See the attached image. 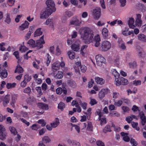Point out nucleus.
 Wrapping results in <instances>:
<instances>
[{
	"mask_svg": "<svg viewBox=\"0 0 146 146\" xmlns=\"http://www.w3.org/2000/svg\"><path fill=\"white\" fill-rule=\"evenodd\" d=\"M94 35L92 31L89 28L84 27L81 33V37L84 40V42L89 44L92 42L94 40Z\"/></svg>",
	"mask_w": 146,
	"mask_h": 146,
	"instance_id": "nucleus-1",
	"label": "nucleus"
},
{
	"mask_svg": "<svg viewBox=\"0 0 146 146\" xmlns=\"http://www.w3.org/2000/svg\"><path fill=\"white\" fill-rule=\"evenodd\" d=\"M46 4L47 6V9H48L53 12L56 10L55 7V4L52 0H47L46 2Z\"/></svg>",
	"mask_w": 146,
	"mask_h": 146,
	"instance_id": "nucleus-2",
	"label": "nucleus"
},
{
	"mask_svg": "<svg viewBox=\"0 0 146 146\" xmlns=\"http://www.w3.org/2000/svg\"><path fill=\"white\" fill-rule=\"evenodd\" d=\"M53 12L50 10L46 9L45 11H42L40 13V18L41 19H45L48 18Z\"/></svg>",
	"mask_w": 146,
	"mask_h": 146,
	"instance_id": "nucleus-3",
	"label": "nucleus"
},
{
	"mask_svg": "<svg viewBox=\"0 0 146 146\" xmlns=\"http://www.w3.org/2000/svg\"><path fill=\"white\" fill-rule=\"evenodd\" d=\"M97 65L100 66H101L105 63V60L104 58L101 55H98L96 57Z\"/></svg>",
	"mask_w": 146,
	"mask_h": 146,
	"instance_id": "nucleus-4",
	"label": "nucleus"
},
{
	"mask_svg": "<svg viewBox=\"0 0 146 146\" xmlns=\"http://www.w3.org/2000/svg\"><path fill=\"white\" fill-rule=\"evenodd\" d=\"M111 45L110 43L108 41L106 40L102 42L101 47L103 51H106L111 47Z\"/></svg>",
	"mask_w": 146,
	"mask_h": 146,
	"instance_id": "nucleus-5",
	"label": "nucleus"
},
{
	"mask_svg": "<svg viewBox=\"0 0 146 146\" xmlns=\"http://www.w3.org/2000/svg\"><path fill=\"white\" fill-rule=\"evenodd\" d=\"M45 43V41L44 40V36H42L40 39L36 40V47L38 49L42 48L43 47V44Z\"/></svg>",
	"mask_w": 146,
	"mask_h": 146,
	"instance_id": "nucleus-6",
	"label": "nucleus"
},
{
	"mask_svg": "<svg viewBox=\"0 0 146 146\" xmlns=\"http://www.w3.org/2000/svg\"><path fill=\"white\" fill-rule=\"evenodd\" d=\"M101 11V9L100 7H96L93 10L92 15L94 18L98 19L100 18Z\"/></svg>",
	"mask_w": 146,
	"mask_h": 146,
	"instance_id": "nucleus-7",
	"label": "nucleus"
},
{
	"mask_svg": "<svg viewBox=\"0 0 146 146\" xmlns=\"http://www.w3.org/2000/svg\"><path fill=\"white\" fill-rule=\"evenodd\" d=\"M93 45L96 47H98L100 45L101 39L99 35H96L94 38Z\"/></svg>",
	"mask_w": 146,
	"mask_h": 146,
	"instance_id": "nucleus-8",
	"label": "nucleus"
},
{
	"mask_svg": "<svg viewBox=\"0 0 146 146\" xmlns=\"http://www.w3.org/2000/svg\"><path fill=\"white\" fill-rule=\"evenodd\" d=\"M108 92V89L106 88L102 89L99 93V98L101 100L104 97L105 95L107 94Z\"/></svg>",
	"mask_w": 146,
	"mask_h": 146,
	"instance_id": "nucleus-9",
	"label": "nucleus"
},
{
	"mask_svg": "<svg viewBox=\"0 0 146 146\" xmlns=\"http://www.w3.org/2000/svg\"><path fill=\"white\" fill-rule=\"evenodd\" d=\"M87 125V130L88 131H93V127L92 123L90 121H88L87 123H83V126L86 128Z\"/></svg>",
	"mask_w": 146,
	"mask_h": 146,
	"instance_id": "nucleus-10",
	"label": "nucleus"
},
{
	"mask_svg": "<svg viewBox=\"0 0 146 146\" xmlns=\"http://www.w3.org/2000/svg\"><path fill=\"white\" fill-rule=\"evenodd\" d=\"M139 115L140 116V118L141 120V125L143 126L145 125L146 123V117L143 112H140Z\"/></svg>",
	"mask_w": 146,
	"mask_h": 146,
	"instance_id": "nucleus-11",
	"label": "nucleus"
},
{
	"mask_svg": "<svg viewBox=\"0 0 146 146\" xmlns=\"http://www.w3.org/2000/svg\"><path fill=\"white\" fill-rule=\"evenodd\" d=\"M38 107L43 110H48L49 109L48 105L43 103H39L37 104Z\"/></svg>",
	"mask_w": 146,
	"mask_h": 146,
	"instance_id": "nucleus-12",
	"label": "nucleus"
},
{
	"mask_svg": "<svg viewBox=\"0 0 146 146\" xmlns=\"http://www.w3.org/2000/svg\"><path fill=\"white\" fill-rule=\"evenodd\" d=\"M141 15L140 14L137 15V18L135 21V24L136 26L140 27L141 25L142 21L141 20Z\"/></svg>",
	"mask_w": 146,
	"mask_h": 146,
	"instance_id": "nucleus-13",
	"label": "nucleus"
},
{
	"mask_svg": "<svg viewBox=\"0 0 146 146\" xmlns=\"http://www.w3.org/2000/svg\"><path fill=\"white\" fill-rule=\"evenodd\" d=\"M60 67V63L56 62L52 65V68L53 71H56L58 70Z\"/></svg>",
	"mask_w": 146,
	"mask_h": 146,
	"instance_id": "nucleus-14",
	"label": "nucleus"
},
{
	"mask_svg": "<svg viewBox=\"0 0 146 146\" xmlns=\"http://www.w3.org/2000/svg\"><path fill=\"white\" fill-rule=\"evenodd\" d=\"M137 37L139 40L144 42H146V36L143 34H139L137 35Z\"/></svg>",
	"mask_w": 146,
	"mask_h": 146,
	"instance_id": "nucleus-15",
	"label": "nucleus"
},
{
	"mask_svg": "<svg viewBox=\"0 0 146 146\" xmlns=\"http://www.w3.org/2000/svg\"><path fill=\"white\" fill-rule=\"evenodd\" d=\"M68 85L73 88H76L77 87V85L75 82L72 80H68L67 82Z\"/></svg>",
	"mask_w": 146,
	"mask_h": 146,
	"instance_id": "nucleus-16",
	"label": "nucleus"
},
{
	"mask_svg": "<svg viewBox=\"0 0 146 146\" xmlns=\"http://www.w3.org/2000/svg\"><path fill=\"white\" fill-rule=\"evenodd\" d=\"M60 124L59 119L58 118H56L55 120L50 123L51 126L52 127L55 128L56 127Z\"/></svg>",
	"mask_w": 146,
	"mask_h": 146,
	"instance_id": "nucleus-17",
	"label": "nucleus"
},
{
	"mask_svg": "<svg viewBox=\"0 0 146 146\" xmlns=\"http://www.w3.org/2000/svg\"><path fill=\"white\" fill-rule=\"evenodd\" d=\"M72 49L74 51H78L80 49V45L78 43H74L71 46Z\"/></svg>",
	"mask_w": 146,
	"mask_h": 146,
	"instance_id": "nucleus-18",
	"label": "nucleus"
},
{
	"mask_svg": "<svg viewBox=\"0 0 146 146\" xmlns=\"http://www.w3.org/2000/svg\"><path fill=\"white\" fill-rule=\"evenodd\" d=\"M96 82L98 84H100L101 85H103L105 83V80L103 78H100L98 77H96L95 78Z\"/></svg>",
	"mask_w": 146,
	"mask_h": 146,
	"instance_id": "nucleus-19",
	"label": "nucleus"
},
{
	"mask_svg": "<svg viewBox=\"0 0 146 146\" xmlns=\"http://www.w3.org/2000/svg\"><path fill=\"white\" fill-rule=\"evenodd\" d=\"M29 25V22L27 21H25L24 23H23L21 26H20L19 29L20 30L23 31L26 28H27Z\"/></svg>",
	"mask_w": 146,
	"mask_h": 146,
	"instance_id": "nucleus-20",
	"label": "nucleus"
},
{
	"mask_svg": "<svg viewBox=\"0 0 146 146\" xmlns=\"http://www.w3.org/2000/svg\"><path fill=\"white\" fill-rule=\"evenodd\" d=\"M88 47L87 45H84L82 46L80 50V53L81 54L84 56L86 52V49Z\"/></svg>",
	"mask_w": 146,
	"mask_h": 146,
	"instance_id": "nucleus-21",
	"label": "nucleus"
},
{
	"mask_svg": "<svg viewBox=\"0 0 146 146\" xmlns=\"http://www.w3.org/2000/svg\"><path fill=\"white\" fill-rule=\"evenodd\" d=\"M5 21L7 24H9L11 22V19L10 17V14L9 13H7L5 15Z\"/></svg>",
	"mask_w": 146,
	"mask_h": 146,
	"instance_id": "nucleus-22",
	"label": "nucleus"
},
{
	"mask_svg": "<svg viewBox=\"0 0 146 146\" xmlns=\"http://www.w3.org/2000/svg\"><path fill=\"white\" fill-rule=\"evenodd\" d=\"M4 70L3 69L1 71H2L0 73V77L2 78H6L7 76V70L4 69Z\"/></svg>",
	"mask_w": 146,
	"mask_h": 146,
	"instance_id": "nucleus-23",
	"label": "nucleus"
},
{
	"mask_svg": "<svg viewBox=\"0 0 146 146\" xmlns=\"http://www.w3.org/2000/svg\"><path fill=\"white\" fill-rule=\"evenodd\" d=\"M23 70L22 68L20 66V65L18 64L15 71V73H16L17 72L19 74H20L23 73Z\"/></svg>",
	"mask_w": 146,
	"mask_h": 146,
	"instance_id": "nucleus-24",
	"label": "nucleus"
},
{
	"mask_svg": "<svg viewBox=\"0 0 146 146\" xmlns=\"http://www.w3.org/2000/svg\"><path fill=\"white\" fill-rule=\"evenodd\" d=\"M102 34L103 37L106 38L108 36V31L106 28H104L102 30Z\"/></svg>",
	"mask_w": 146,
	"mask_h": 146,
	"instance_id": "nucleus-25",
	"label": "nucleus"
},
{
	"mask_svg": "<svg viewBox=\"0 0 146 146\" xmlns=\"http://www.w3.org/2000/svg\"><path fill=\"white\" fill-rule=\"evenodd\" d=\"M36 42L33 39H31L29 40L27 44L29 45L30 47L35 48L36 47Z\"/></svg>",
	"mask_w": 146,
	"mask_h": 146,
	"instance_id": "nucleus-26",
	"label": "nucleus"
},
{
	"mask_svg": "<svg viewBox=\"0 0 146 146\" xmlns=\"http://www.w3.org/2000/svg\"><path fill=\"white\" fill-rule=\"evenodd\" d=\"M42 141L44 143H47L50 142L51 141V140L48 136H45L42 138Z\"/></svg>",
	"mask_w": 146,
	"mask_h": 146,
	"instance_id": "nucleus-27",
	"label": "nucleus"
},
{
	"mask_svg": "<svg viewBox=\"0 0 146 146\" xmlns=\"http://www.w3.org/2000/svg\"><path fill=\"white\" fill-rule=\"evenodd\" d=\"M134 20L133 18H130L128 21V25L130 28L133 29L135 27L133 25Z\"/></svg>",
	"mask_w": 146,
	"mask_h": 146,
	"instance_id": "nucleus-28",
	"label": "nucleus"
},
{
	"mask_svg": "<svg viewBox=\"0 0 146 146\" xmlns=\"http://www.w3.org/2000/svg\"><path fill=\"white\" fill-rule=\"evenodd\" d=\"M81 22H80L78 19H76L75 20H71L70 22L71 25H79Z\"/></svg>",
	"mask_w": 146,
	"mask_h": 146,
	"instance_id": "nucleus-29",
	"label": "nucleus"
},
{
	"mask_svg": "<svg viewBox=\"0 0 146 146\" xmlns=\"http://www.w3.org/2000/svg\"><path fill=\"white\" fill-rule=\"evenodd\" d=\"M68 55L69 58L71 59H73L75 58V53L73 51H69L68 52Z\"/></svg>",
	"mask_w": 146,
	"mask_h": 146,
	"instance_id": "nucleus-30",
	"label": "nucleus"
},
{
	"mask_svg": "<svg viewBox=\"0 0 146 146\" xmlns=\"http://www.w3.org/2000/svg\"><path fill=\"white\" fill-rule=\"evenodd\" d=\"M42 32L41 31L40 28L37 29L35 33L34 37H36L39 36L42 34Z\"/></svg>",
	"mask_w": 146,
	"mask_h": 146,
	"instance_id": "nucleus-31",
	"label": "nucleus"
},
{
	"mask_svg": "<svg viewBox=\"0 0 146 146\" xmlns=\"http://www.w3.org/2000/svg\"><path fill=\"white\" fill-rule=\"evenodd\" d=\"M16 84L15 83H9L6 84V87L8 89L12 88L15 86Z\"/></svg>",
	"mask_w": 146,
	"mask_h": 146,
	"instance_id": "nucleus-32",
	"label": "nucleus"
},
{
	"mask_svg": "<svg viewBox=\"0 0 146 146\" xmlns=\"http://www.w3.org/2000/svg\"><path fill=\"white\" fill-rule=\"evenodd\" d=\"M9 129L11 133L14 135H16L17 134V132L15 127L13 126H10L9 127Z\"/></svg>",
	"mask_w": 146,
	"mask_h": 146,
	"instance_id": "nucleus-33",
	"label": "nucleus"
},
{
	"mask_svg": "<svg viewBox=\"0 0 146 146\" xmlns=\"http://www.w3.org/2000/svg\"><path fill=\"white\" fill-rule=\"evenodd\" d=\"M7 135L6 132L0 133V139L2 140H4L6 139Z\"/></svg>",
	"mask_w": 146,
	"mask_h": 146,
	"instance_id": "nucleus-34",
	"label": "nucleus"
},
{
	"mask_svg": "<svg viewBox=\"0 0 146 146\" xmlns=\"http://www.w3.org/2000/svg\"><path fill=\"white\" fill-rule=\"evenodd\" d=\"M112 72V74L114 76L116 79L119 78V74L115 69H113Z\"/></svg>",
	"mask_w": 146,
	"mask_h": 146,
	"instance_id": "nucleus-35",
	"label": "nucleus"
},
{
	"mask_svg": "<svg viewBox=\"0 0 146 146\" xmlns=\"http://www.w3.org/2000/svg\"><path fill=\"white\" fill-rule=\"evenodd\" d=\"M109 115L111 117H119L120 115V114L116 111H113L110 112Z\"/></svg>",
	"mask_w": 146,
	"mask_h": 146,
	"instance_id": "nucleus-36",
	"label": "nucleus"
},
{
	"mask_svg": "<svg viewBox=\"0 0 146 146\" xmlns=\"http://www.w3.org/2000/svg\"><path fill=\"white\" fill-rule=\"evenodd\" d=\"M131 124L133 128H135L137 131L139 130L140 128L139 127H137L138 123L137 122L132 121L131 122Z\"/></svg>",
	"mask_w": 146,
	"mask_h": 146,
	"instance_id": "nucleus-37",
	"label": "nucleus"
},
{
	"mask_svg": "<svg viewBox=\"0 0 146 146\" xmlns=\"http://www.w3.org/2000/svg\"><path fill=\"white\" fill-rule=\"evenodd\" d=\"M63 72L60 71H58L55 75V77L56 78L61 79L63 77Z\"/></svg>",
	"mask_w": 146,
	"mask_h": 146,
	"instance_id": "nucleus-38",
	"label": "nucleus"
},
{
	"mask_svg": "<svg viewBox=\"0 0 146 146\" xmlns=\"http://www.w3.org/2000/svg\"><path fill=\"white\" fill-rule=\"evenodd\" d=\"M34 28L33 27H31L30 28V30L26 35V37L28 39L30 37L31 34L33 32Z\"/></svg>",
	"mask_w": 146,
	"mask_h": 146,
	"instance_id": "nucleus-39",
	"label": "nucleus"
},
{
	"mask_svg": "<svg viewBox=\"0 0 146 146\" xmlns=\"http://www.w3.org/2000/svg\"><path fill=\"white\" fill-rule=\"evenodd\" d=\"M138 55L140 58H144L145 56V53L142 50L138 51Z\"/></svg>",
	"mask_w": 146,
	"mask_h": 146,
	"instance_id": "nucleus-40",
	"label": "nucleus"
},
{
	"mask_svg": "<svg viewBox=\"0 0 146 146\" xmlns=\"http://www.w3.org/2000/svg\"><path fill=\"white\" fill-rule=\"evenodd\" d=\"M123 103V101L121 100H118L115 101L114 103V105L117 107L120 106Z\"/></svg>",
	"mask_w": 146,
	"mask_h": 146,
	"instance_id": "nucleus-41",
	"label": "nucleus"
},
{
	"mask_svg": "<svg viewBox=\"0 0 146 146\" xmlns=\"http://www.w3.org/2000/svg\"><path fill=\"white\" fill-rule=\"evenodd\" d=\"M65 107V104L64 103L62 102H60L58 104V109H60L61 111L63 110L64 108Z\"/></svg>",
	"mask_w": 146,
	"mask_h": 146,
	"instance_id": "nucleus-42",
	"label": "nucleus"
},
{
	"mask_svg": "<svg viewBox=\"0 0 146 146\" xmlns=\"http://www.w3.org/2000/svg\"><path fill=\"white\" fill-rule=\"evenodd\" d=\"M13 54L15 56L16 58L18 60V63H19V62H21V60L19 58V52L18 51H15L13 53Z\"/></svg>",
	"mask_w": 146,
	"mask_h": 146,
	"instance_id": "nucleus-43",
	"label": "nucleus"
},
{
	"mask_svg": "<svg viewBox=\"0 0 146 146\" xmlns=\"http://www.w3.org/2000/svg\"><path fill=\"white\" fill-rule=\"evenodd\" d=\"M120 79L121 80V84L122 85H125L128 84V81L127 79L122 77H121Z\"/></svg>",
	"mask_w": 146,
	"mask_h": 146,
	"instance_id": "nucleus-44",
	"label": "nucleus"
},
{
	"mask_svg": "<svg viewBox=\"0 0 146 146\" xmlns=\"http://www.w3.org/2000/svg\"><path fill=\"white\" fill-rule=\"evenodd\" d=\"M79 103L84 110L86 109L87 104L86 103H82L81 101H80Z\"/></svg>",
	"mask_w": 146,
	"mask_h": 146,
	"instance_id": "nucleus-45",
	"label": "nucleus"
},
{
	"mask_svg": "<svg viewBox=\"0 0 146 146\" xmlns=\"http://www.w3.org/2000/svg\"><path fill=\"white\" fill-rule=\"evenodd\" d=\"M110 127L109 125H106L105 128L103 129V131L104 133H106L107 131H111Z\"/></svg>",
	"mask_w": 146,
	"mask_h": 146,
	"instance_id": "nucleus-46",
	"label": "nucleus"
},
{
	"mask_svg": "<svg viewBox=\"0 0 146 146\" xmlns=\"http://www.w3.org/2000/svg\"><path fill=\"white\" fill-rule=\"evenodd\" d=\"M31 76H29L28 75H26L24 77V80L27 82H29L31 80Z\"/></svg>",
	"mask_w": 146,
	"mask_h": 146,
	"instance_id": "nucleus-47",
	"label": "nucleus"
},
{
	"mask_svg": "<svg viewBox=\"0 0 146 146\" xmlns=\"http://www.w3.org/2000/svg\"><path fill=\"white\" fill-rule=\"evenodd\" d=\"M131 110L134 112L138 111L139 113L140 112V110H139L138 107L136 105H133V106Z\"/></svg>",
	"mask_w": 146,
	"mask_h": 146,
	"instance_id": "nucleus-48",
	"label": "nucleus"
},
{
	"mask_svg": "<svg viewBox=\"0 0 146 146\" xmlns=\"http://www.w3.org/2000/svg\"><path fill=\"white\" fill-rule=\"evenodd\" d=\"M99 120L101 121L100 124L102 125L106 123V118H101V117H100V119H99Z\"/></svg>",
	"mask_w": 146,
	"mask_h": 146,
	"instance_id": "nucleus-49",
	"label": "nucleus"
},
{
	"mask_svg": "<svg viewBox=\"0 0 146 146\" xmlns=\"http://www.w3.org/2000/svg\"><path fill=\"white\" fill-rule=\"evenodd\" d=\"M112 126L114 128L115 131L119 132L120 131V128L118 126H115L113 123H112Z\"/></svg>",
	"mask_w": 146,
	"mask_h": 146,
	"instance_id": "nucleus-50",
	"label": "nucleus"
},
{
	"mask_svg": "<svg viewBox=\"0 0 146 146\" xmlns=\"http://www.w3.org/2000/svg\"><path fill=\"white\" fill-rule=\"evenodd\" d=\"M121 7H124L126 5V0H119Z\"/></svg>",
	"mask_w": 146,
	"mask_h": 146,
	"instance_id": "nucleus-51",
	"label": "nucleus"
},
{
	"mask_svg": "<svg viewBox=\"0 0 146 146\" xmlns=\"http://www.w3.org/2000/svg\"><path fill=\"white\" fill-rule=\"evenodd\" d=\"M141 84V81L140 80H135L133 81V84L135 86L140 85Z\"/></svg>",
	"mask_w": 146,
	"mask_h": 146,
	"instance_id": "nucleus-52",
	"label": "nucleus"
},
{
	"mask_svg": "<svg viewBox=\"0 0 146 146\" xmlns=\"http://www.w3.org/2000/svg\"><path fill=\"white\" fill-rule=\"evenodd\" d=\"M109 110L110 111L113 110H115L116 108H115V106L114 105L111 104L109 106Z\"/></svg>",
	"mask_w": 146,
	"mask_h": 146,
	"instance_id": "nucleus-53",
	"label": "nucleus"
},
{
	"mask_svg": "<svg viewBox=\"0 0 146 146\" xmlns=\"http://www.w3.org/2000/svg\"><path fill=\"white\" fill-rule=\"evenodd\" d=\"M35 100V99L33 97H31L27 99L28 103L31 104L32 102Z\"/></svg>",
	"mask_w": 146,
	"mask_h": 146,
	"instance_id": "nucleus-54",
	"label": "nucleus"
},
{
	"mask_svg": "<svg viewBox=\"0 0 146 146\" xmlns=\"http://www.w3.org/2000/svg\"><path fill=\"white\" fill-rule=\"evenodd\" d=\"M19 50L22 52H25L27 50V48L25 46H22L20 47Z\"/></svg>",
	"mask_w": 146,
	"mask_h": 146,
	"instance_id": "nucleus-55",
	"label": "nucleus"
},
{
	"mask_svg": "<svg viewBox=\"0 0 146 146\" xmlns=\"http://www.w3.org/2000/svg\"><path fill=\"white\" fill-rule=\"evenodd\" d=\"M100 2L102 8L104 9H105L106 8V6L104 0H100Z\"/></svg>",
	"mask_w": 146,
	"mask_h": 146,
	"instance_id": "nucleus-56",
	"label": "nucleus"
},
{
	"mask_svg": "<svg viewBox=\"0 0 146 146\" xmlns=\"http://www.w3.org/2000/svg\"><path fill=\"white\" fill-rule=\"evenodd\" d=\"M31 92V89L29 87L25 88L24 90V92L27 94H30Z\"/></svg>",
	"mask_w": 146,
	"mask_h": 146,
	"instance_id": "nucleus-57",
	"label": "nucleus"
},
{
	"mask_svg": "<svg viewBox=\"0 0 146 146\" xmlns=\"http://www.w3.org/2000/svg\"><path fill=\"white\" fill-rule=\"evenodd\" d=\"M5 44V43L3 42L0 44V49L1 50L4 51L5 50V48L3 46Z\"/></svg>",
	"mask_w": 146,
	"mask_h": 146,
	"instance_id": "nucleus-58",
	"label": "nucleus"
},
{
	"mask_svg": "<svg viewBox=\"0 0 146 146\" xmlns=\"http://www.w3.org/2000/svg\"><path fill=\"white\" fill-rule=\"evenodd\" d=\"M80 70L83 72H85L86 70V67L84 65H82L80 66Z\"/></svg>",
	"mask_w": 146,
	"mask_h": 146,
	"instance_id": "nucleus-59",
	"label": "nucleus"
},
{
	"mask_svg": "<svg viewBox=\"0 0 146 146\" xmlns=\"http://www.w3.org/2000/svg\"><path fill=\"white\" fill-rule=\"evenodd\" d=\"M130 142L132 144H133V146H137V142L133 138L131 139Z\"/></svg>",
	"mask_w": 146,
	"mask_h": 146,
	"instance_id": "nucleus-60",
	"label": "nucleus"
},
{
	"mask_svg": "<svg viewBox=\"0 0 146 146\" xmlns=\"http://www.w3.org/2000/svg\"><path fill=\"white\" fill-rule=\"evenodd\" d=\"M122 109L125 112H128L130 110L128 107L125 106H122Z\"/></svg>",
	"mask_w": 146,
	"mask_h": 146,
	"instance_id": "nucleus-61",
	"label": "nucleus"
},
{
	"mask_svg": "<svg viewBox=\"0 0 146 146\" xmlns=\"http://www.w3.org/2000/svg\"><path fill=\"white\" fill-rule=\"evenodd\" d=\"M9 101V96L6 95L3 101L5 102L6 103H8Z\"/></svg>",
	"mask_w": 146,
	"mask_h": 146,
	"instance_id": "nucleus-62",
	"label": "nucleus"
},
{
	"mask_svg": "<svg viewBox=\"0 0 146 146\" xmlns=\"http://www.w3.org/2000/svg\"><path fill=\"white\" fill-rule=\"evenodd\" d=\"M126 121L128 123H131V121L133 120V119L131 117V116L127 117L126 118Z\"/></svg>",
	"mask_w": 146,
	"mask_h": 146,
	"instance_id": "nucleus-63",
	"label": "nucleus"
},
{
	"mask_svg": "<svg viewBox=\"0 0 146 146\" xmlns=\"http://www.w3.org/2000/svg\"><path fill=\"white\" fill-rule=\"evenodd\" d=\"M96 144L98 146H105L104 143L100 141H97Z\"/></svg>",
	"mask_w": 146,
	"mask_h": 146,
	"instance_id": "nucleus-64",
	"label": "nucleus"
}]
</instances>
